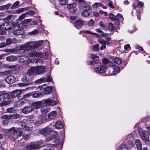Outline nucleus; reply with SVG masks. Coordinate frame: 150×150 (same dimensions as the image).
Returning <instances> with one entry per match:
<instances>
[{
    "label": "nucleus",
    "instance_id": "09e8293b",
    "mask_svg": "<svg viewBox=\"0 0 150 150\" xmlns=\"http://www.w3.org/2000/svg\"><path fill=\"white\" fill-rule=\"evenodd\" d=\"M42 94L40 93H36L33 94L32 93V96L34 98H37L41 96Z\"/></svg>",
    "mask_w": 150,
    "mask_h": 150
},
{
    "label": "nucleus",
    "instance_id": "0eeeda50",
    "mask_svg": "<svg viewBox=\"0 0 150 150\" xmlns=\"http://www.w3.org/2000/svg\"><path fill=\"white\" fill-rule=\"evenodd\" d=\"M30 74H30L28 72V74L24 75L22 79V81L25 83H30V85H31L32 83L31 80L33 78V76L30 75Z\"/></svg>",
    "mask_w": 150,
    "mask_h": 150
},
{
    "label": "nucleus",
    "instance_id": "774afa93",
    "mask_svg": "<svg viewBox=\"0 0 150 150\" xmlns=\"http://www.w3.org/2000/svg\"><path fill=\"white\" fill-rule=\"evenodd\" d=\"M6 46V45L4 42L0 43V48H2Z\"/></svg>",
    "mask_w": 150,
    "mask_h": 150
},
{
    "label": "nucleus",
    "instance_id": "9b49d317",
    "mask_svg": "<svg viewBox=\"0 0 150 150\" xmlns=\"http://www.w3.org/2000/svg\"><path fill=\"white\" fill-rule=\"evenodd\" d=\"M107 69L104 66H97L94 69V70L97 73L102 74L105 72Z\"/></svg>",
    "mask_w": 150,
    "mask_h": 150
},
{
    "label": "nucleus",
    "instance_id": "c9c22d12",
    "mask_svg": "<svg viewBox=\"0 0 150 150\" xmlns=\"http://www.w3.org/2000/svg\"><path fill=\"white\" fill-rule=\"evenodd\" d=\"M38 59H35L34 58V59H31L30 60V62H35V63H36L37 62H38L40 61L41 62H42L43 61L42 60H43V59H40L39 58H38V57H37Z\"/></svg>",
    "mask_w": 150,
    "mask_h": 150
},
{
    "label": "nucleus",
    "instance_id": "6e6552de",
    "mask_svg": "<svg viewBox=\"0 0 150 150\" xmlns=\"http://www.w3.org/2000/svg\"><path fill=\"white\" fill-rule=\"evenodd\" d=\"M52 130L48 128L45 127L39 130V132L45 136H47L51 134Z\"/></svg>",
    "mask_w": 150,
    "mask_h": 150
},
{
    "label": "nucleus",
    "instance_id": "2f4dec72",
    "mask_svg": "<svg viewBox=\"0 0 150 150\" xmlns=\"http://www.w3.org/2000/svg\"><path fill=\"white\" fill-rule=\"evenodd\" d=\"M57 113L55 111H53L50 113L48 115V117L50 119L54 118L56 115Z\"/></svg>",
    "mask_w": 150,
    "mask_h": 150
},
{
    "label": "nucleus",
    "instance_id": "4468645a",
    "mask_svg": "<svg viewBox=\"0 0 150 150\" xmlns=\"http://www.w3.org/2000/svg\"><path fill=\"white\" fill-rule=\"evenodd\" d=\"M84 22L81 19H79L77 20L74 24L75 27L77 29L81 28L83 25Z\"/></svg>",
    "mask_w": 150,
    "mask_h": 150
},
{
    "label": "nucleus",
    "instance_id": "5fc2aeb1",
    "mask_svg": "<svg viewBox=\"0 0 150 150\" xmlns=\"http://www.w3.org/2000/svg\"><path fill=\"white\" fill-rule=\"evenodd\" d=\"M95 22L93 20V19L90 20L88 23V25L89 26H91L93 25H94Z\"/></svg>",
    "mask_w": 150,
    "mask_h": 150
},
{
    "label": "nucleus",
    "instance_id": "338daca9",
    "mask_svg": "<svg viewBox=\"0 0 150 150\" xmlns=\"http://www.w3.org/2000/svg\"><path fill=\"white\" fill-rule=\"evenodd\" d=\"M23 138L25 140H27L29 138V136L28 135L26 134L24 135H23Z\"/></svg>",
    "mask_w": 150,
    "mask_h": 150
},
{
    "label": "nucleus",
    "instance_id": "dca6fc26",
    "mask_svg": "<svg viewBox=\"0 0 150 150\" xmlns=\"http://www.w3.org/2000/svg\"><path fill=\"white\" fill-rule=\"evenodd\" d=\"M21 125L22 126V128H21L22 129V132L24 129L29 131H32L33 130V128L32 125H27L25 124L23 125L22 123H21Z\"/></svg>",
    "mask_w": 150,
    "mask_h": 150
},
{
    "label": "nucleus",
    "instance_id": "680f3d73",
    "mask_svg": "<svg viewBox=\"0 0 150 150\" xmlns=\"http://www.w3.org/2000/svg\"><path fill=\"white\" fill-rule=\"evenodd\" d=\"M11 4L10 3H8L7 4L4 5V9H8L11 6Z\"/></svg>",
    "mask_w": 150,
    "mask_h": 150
},
{
    "label": "nucleus",
    "instance_id": "b1692460",
    "mask_svg": "<svg viewBox=\"0 0 150 150\" xmlns=\"http://www.w3.org/2000/svg\"><path fill=\"white\" fill-rule=\"evenodd\" d=\"M5 68L11 69L13 71H16L19 69V67L18 65H6L5 67Z\"/></svg>",
    "mask_w": 150,
    "mask_h": 150
},
{
    "label": "nucleus",
    "instance_id": "9d476101",
    "mask_svg": "<svg viewBox=\"0 0 150 150\" xmlns=\"http://www.w3.org/2000/svg\"><path fill=\"white\" fill-rule=\"evenodd\" d=\"M91 11V7L90 4L87 5V6L84 10L81 12L82 16L83 17H87L90 14V11Z\"/></svg>",
    "mask_w": 150,
    "mask_h": 150
},
{
    "label": "nucleus",
    "instance_id": "393cba45",
    "mask_svg": "<svg viewBox=\"0 0 150 150\" xmlns=\"http://www.w3.org/2000/svg\"><path fill=\"white\" fill-rule=\"evenodd\" d=\"M28 57L26 56H22L20 57L19 61L21 62H25L28 61Z\"/></svg>",
    "mask_w": 150,
    "mask_h": 150
},
{
    "label": "nucleus",
    "instance_id": "f257e3e1",
    "mask_svg": "<svg viewBox=\"0 0 150 150\" xmlns=\"http://www.w3.org/2000/svg\"><path fill=\"white\" fill-rule=\"evenodd\" d=\"M42 41H39L35 42H29L26 43L24 45L20 46L19 50H22V52H24L25 50H30V52L28 53V55L30 57H38L41 59H45L48 57V53L47 52H37L36 49L41 46Z\"/></svg>",
    "mask_w": 150,
    "mask_h": 150
},
{
    "label": "nucleus",
    "instance_id": "37998d69",
    "mask_svg": "<svg viewBox=\"0 0 150 150\" xmlns=\"http://www.w3.org/2000/svg\"><path fill=\"white\" fill-rule=\"evenodd\" d=\"M128 145L130 148L133 147L134 146V143L132 140H129L128 142Z\"/></svg>",
    "mask_w": 150,
    "mask_h": 150
},
{
    "label": "nucleus",
    "instance_id": "8fccbe9b",
    "mask_svg": "<svg viewBox=\"0 0 150 150\" xmlns=\"http://www.w3.org/2000/svg\"><path fill=\"white\" fill-rule=\"evenodd\" d=\"M13 42V40L11 38H8L6 40V46L7 45H9Z\"/></svg>",
    "mask_w": 150,
    "mask_h": 150
},
{
    "label": "nucleus",
    "instance_id": "473e14b6",
    "mask_svg": "<svg viewBox=\"0 0 150 150\" xmlns=\"http://www.w3.org/2000/svg\"><path fill=\"white\" fill-rule=\"evenodd\" d=\"M28 12L22 13L19 16L18 19V21H21L25 17L27 16V15H28Z\"/></svg>",
    "mask_w": 150,
    "mask_h": 150
},
{
    "label": "nucleus",
    "instance_id": "412c9836",
    "mask_svg": "<svg viewBox=\"0 0 150 150\" xmlns=\"http://www.w3.org/2000/svg\"><path fill=\"white\" fill-rule=\"evenodd\" d=\"M116 18L117 21L118 22H117L116 24V25H117V27H118V26L120 24L119 22H121L123 20V17L121 14L118 13L117 14ZM118 28V29H119V28Z\"/></svg>",
    "mask_w": 150,
    "mask_h": 150
},
{
    "label": "nucleus",
    "instance_id": "423d86ee",
    "mask_svg": "<svg viewBox=\"0 0 150 150\" xmlns=\"http://www.w3.org/2000/svg\"><path fill=\"white\" fill-rule=\"evenodd\" d=\"M9 98V95L7 93H3L0 95V105L2 106L6 105V102L8 101Z\"/></svg>",
    "mask_w": 150,
    "mask_h": 150
},
{
    "label": "nucleus",
    "instance_id": "6ab92c4d",
    "mask_svg": "<svg viewBox=\"0 0 150 150\" xmlns=\"http://www.w3.org/2000/svg\"><path fill=\"white\" fill-rule=\"evenodd\" d=\"M112 69H113V71H112L113 75H115L117 73L119 72L120 71V68L119 67L117 66H115L114 64H113L111 67Z\"/></svg>",
    "mask_w": 150,
    "mask_h": 150
},
{
    "label": "nucleus",
    "instance_id": "4d7b16f0",
    "mask_svg": "<svg viewBox=\"0 0 150 150\" xmlns=\"http://www.w3.org/2000/svg\"><path fill=\"white\" fill-rule=\"evenodd\" d=\"M99 42L101 44H107V42L103 39H99L98 40Z\"/></svg>",
    "mask_w": 150,
    "mask_h": 150
},
{
    "label": "nucleus",
    "instance_id": "49530a36",
    "mask_svg": "<svg viewBox=\"0 0 150 150\" xmlns=\"http://www.w3.org/2000/svg\"><path fill=\"white\" fill-rule=\"evenodd\" d=\"M19 4V2L18 1H16L13 4L12 6L11 7V8L14 9L16 8L17 6Z\"/></svg>",
    "mask_w": 150,
    "mask_h": 150
},
{
    "label": "nucleus",
    "instance_id": "72a5a7b5",
    "mask_svg": "<svg viewBox=\"0 0 150 150\" xmlns=\"http://www.w3.org/2000/svg\"><path fill=\"white\" fill-rule=\"evenodd\" d=\"M50 109L47 108L43 107L41 108V111L43 114H45L47 113L50 111Z\"/></svg>",
    "mask_w": 150,
    "mask_h": 150
},
{
    "label": "nucleus",
    "instance_id": "ddd939ff",
    "mask_svg": "<svg viewBox=\"0 0 150 150\" xmlns=\"http://www.w3.org/2000/svg\"><path fill=\"white\" fill-rule=\"evenodd\" d=\"M67 7L71 13L75 12L77 10L76 5L75 4H68L67 5Z\"/></svg>",
    "mask_w": 150,
    "mask_h": 150
},
{
    "label": "nucleus",
    "instance_id": "e2e57ef3",
    "mask_svg": "<svg viewBox=\"0 0 150 150\" xmlns=\"http://www.w3.org/2000/svg\"><path fill=\"white\" fill-rule=\"evenodd\" d=\"M138 6L140 8L144 6V3L141 1H139L138 4Z\"/></svg>",
    "mask_w": 150,
    "mask_h": 150
},
{
    "label": "nucleus",
    "instance_id": "2eb2a0df",
    "mask_svg": "<svg viewBox=\"0 0 150 150\" xmlns=\"http://www.w3.org/2000/svg\"><path fill=\"white\" fill-rule=\"evenodd\" d=\"M15 78L13 76H7L5 79V81L9 84H12L15 81Z\"/></svg>",
    "mask_w": 150,
    "mask_h": 150
},
{
    "label": "nucleus",
    "instance_id": "4be33fe9",
    "mask_svg": "<svg viewBox=\"0 0 150 150\" xmlns=\"http://www.w3.org/2000/svg\"><path fill=\"white\" fill-rule=\"evenodd\" d=\"M41 104L42 102L41 101H38L32 103L31 105L33 107L34 109V108L38 109L40 107Z\"/></svg>",
    "mask_w": 150,
    "mask_h": 150
},
{
    "label": "nucleus",
    "instance_id": "864d4df0",
    "mask_svg": "<svg viewBox=\"0 0 150 150\" xmlns=\"http://www.w3.org/2000/svg\"><path fill=\"white\" fill-rule=\"evenodd\" d=\"M96 31L97 32L100 33H102V35L103 37H105L106 36L107 34L106 33H103V31H102L101 30L99 29H96Z\"/></svg>",
    "mask_w": 150,
    "mask_h": 150
},
{
    "label": "nucleus",
    "instance_id": "20e7f679",
    "mask_svg": "<svg viewBox=\"0 0 150 150\" xmlns=\"http://www.w3.org/2000/svg\"><path fill=\"white\" fill-rule=\"evenodd\" d=\"M52 97L47 98L44 100L45 104L49 106H53L57 104V97L56 93H54Z\"/></svg>",
    "mask_w": 150,
    "mask_h": 150
},
{
    "label": "nucleus",
    "instance_id": "f03ea898",
    "mask_svg": "<svg viewBox=\"0 0 150 150\" xmlns=\"http://www.w3.org/2000/svg\"><path fill=\"white\" fill-rule=\"evenodd\" d=\"M13 28H18V25L16 22L8 21L4 23L0 26V35H4L6 32L5 30H10Z\"/></svg>",
    "mask_w": 150,
    "mask_h": 150
},
{
    "label": "nucleus",
    "instance_id": "6e6d98bb",
    "mask_svg": "<svg viewBox=\"0 0 150 150\" xmlns=\"http://www.w3.org/2000/svg\"><path fill=\"white\" fill-rule=\"evenodd\" d=\"M102 4L100 3H95L93 5V6L94 7H98L102 6Z\"/></svg>",
    "mask_w": 150,
    "mask_h": 150
},
{
    "label": "nucleus",
    "instance_id": "7c9ffc66",
    "mask_svg": "<svg viewBox=\"0 0 150 150\" xmlns=\"http://www.w3.org/2000/svg\"><path fill=\"white\" fill-rule=\"evenodd\" d=\"M89 3L86 2H84V3L79 4V8L80 9H84L86 7L87 5H88Z\"/></svg>",
    "mask_w": 150,
    "mask_h": 150
},
{
    "label": "nucleus",
    "instance_id": "39448f33",
    "mask_svg": "<svg viewBox=\"0 0 150 150\" xmlns=\"http://www.w3.org/2000/svg\"><path fill=\"white\" fill-rule=\"evenodd\" d=\"M45 71L44 67L43 66H41L30 69L28 70V72L30 74H39L43 73Z\"/></svg>",
    "mask_w": 150,
    "mask_h": 150
},
{
    "label": "nucleus",
    "instance_id": "c85d7f7f",
    "mask_svg": "<svg viewBox=\"0 0 150 150\" xmlns=\"http://www.w3.org/2000/svg\"><path fill=\"white\" fill-rule=\"evenodd\" d=\"M27 8L26 7L24 8H19L17 10H15L14 12L16 13H20L24 11L27 10Z\"/></svg>",
    "mask_w": 150,
    "mask_h": 150
},
{
    "label": "nucleus",
    "instance_id": "ea45409f",
    "mask_svg": "<svg viewBox=\"0 0 150 150\" xmlns=\"http://www.w3.org/2000/svg\"><path fill=\"white\" fill-rule=\"evenodd\" d=\"M91 57L96 62H97L98 61V57L96 55L94 54H91Z\"/></svg>",
    "mask_w": 150,
    "mask_h": 150
},
{
    "label": "nucleus",
    "instance_id": "f8f14e48",
    "mask_svg": "<svg viewBox=\"0 0 150 150\" xmlns=\"http://www.w3.org/2000/svg\"><path fill=\"white\" fill-rule=\"evenodd\" d=\"M34 110V108L31 106V105L30 106H27L24 107L22 110L23 113L25 114H28L30 112Z\"/></svg>",
    "mask_w": 150,
    "mask_h": 150
},
{
    "label": "nucleus",
    "instance_id": "7ed1b4c3",
    "mask_svg": "<svg viewBox=\"0 0 150 150\" xmlns=\"http://www.w3.org/2000/svg\"><path fill=\"white\" fill-rule=\"evenodd\" d=\"M22 134V129L18 128L16 130L13 127L8 129L7 132V135L9 139L12 140H16L18 137H21Z\"/></svg>",
    "mask_w": 150,
    "mask_h": 150
},
{
    "label": "nucleus",
    "instance_id": "de8ad7c7",
    "mask_svg": "<svg viewBox=\"0 0 150 150\" xmlns=\"http://www.w3.org/2000/svg\"><path fill=\"white\" fill-rule=\"evenodd\" d=\"M108 28L110 30L112 31L113 30L114 27L112 23H108Z\"/></svg>",
    "mask_w": 150,
    "mask_h": 150
},
{
    "label": "nucleus",
    "instance_id": "052dcab7",
    "mask_svg": "<svg viewBox=\"0 0 150 150\" xmlns=\"http://www.w3.org/2000/svg\"><path fill=\"white\" fill-rule=\"evenodd\" d=\"M4 52H13L15 51L14 49H7L5 50Z\"/></svg>",
    "mask_w": 150,
    "mask_h": 150
},
{
    "label": "nucleus",
    "instance_id": "a211bd4d",
    "mask_svg": "<svg viewBox=\"0 0 150 150\" xmlns=\"http://www.w3.org/2000/svg\"><path fill=\"white\" fill-rule=\"evenodd\" d=\"M21 93L20 90H16L12 91L11 94V96L12 98H15Z\"/></svg>",
    "mask_w": 150,
    "mask_h": 150
},
{
    "label": "nucleus",
    "instance_id": "c03bdc74",
    "mask_svg": "<svg viewBox=\"0 0 150 150\" xmlns=\"http://www.w3.org/2000/svg\"><path fill=\"white\" fill-rule=\"evenodd\" d=\"M11 117V115H8L7 114L3 115L1 117V118L3 119L4 120H7L9 119Z\"/></svg>",
    "mask_w": 150,
    "mask_h": 150
},
{
    "label": "nucleus",
    "instance_id": "e433bc0d",
    "mask_svg": "<svg viewBox=\"0 0 150 150\" xmlns=\"http://www.w3.org/2000/svg\"><path fill=\"white\" fill-rule=\"evenodd\" d=\"M46 80V79L45 78H42L40 79H39L36 80L35 81V83H40L41 82H45Z\"/></svg>",
    "mask_w": 150,
    "mask_h": 150
},
{
    "label": "nucleus",
    "instance_id": "c756f323",
    "mask_svg": "<svg viewBox=\"0 0 150 150\" xmlns=\"http://www.w3.org/2000/svg\"><path fill=\"white\" fill-rule=\"evenodd\" d=\"M54 126L56 128L58 129L62 128L63 127L62 123L59 121L55 122Z\"/></svg>",
    "mask_w": 150,
    "mask_h": 150
},
{
    "label": "nucleus",
    "instance_id": "3c124183",
    "mask_svg": "<svg viewBox=\"0 0 150 150\" xmlns=\"http://www.w3.org/2000/svg\"><path fill=\"white\" fill-rule=\"evenodd\" d=\"M99 45L98 44H96L94 45L93 47V50L94 51H99Z\"/></svg>",
    "mask_w": 150,
    "mask_h": 150
},
{
    "label": "nucleus",
    "instance_id": "0e129e2a",
    "mask_svg": "<svg viewBox=\"0 0 150 150\" xmlns=\"http://www.w3.org/2000/svg\"><path fill=\"white\" fill-rule=\"evenodd\" d=\"M130 48V46L129 45V44L126 45L124 46V49L126 50H128Z\"/></svg>",
    "mask_w": 150,
    "mask_h": 150
},
{
    "label": "nucleus",
    "instance_id": "69168bd1",
    "mask_svg": "<svg viewBox=\"0 0 150 150\" xmlns=\"http://www.w3.org/2000/svg\"><path fill=\"white\" fill-rule=\"evenodd\" d=\"M8 122V121L7 120H3L2 121V123L4 125H7Z\"/></svg>",
    "mask_w": 150,
    "mask_h": 150
},
{
    "label": "nucleus",
    "instance_id": "13d9d810",
    "mask_svg": "<svg viewBox=\"0 0 150 150\" xmlns=\"http://www.w3.org/2000/svg\"><path fill=\"white\" fill-rule=\"evenodd\" d=\"M84 32L85 33L88 34H92L94 35H98V34L95 33H93L90 31L86 30L84 31Z\"/></svg>",
    "mask_w": 150,
    "mask_h": 150
},
{
    "label": "nucleus",
    "instance_id": "4c0bfd02",
    "mask_svg": "<svg viewBox=\"0 0 150 150\" xmlns=\"http://www.w3.org/2000/svg\"><path fill=\"white\" fill-rule=\"evenodd\" d=\"M19 83L18 85L19 87L26 86L30 85V83Z\"/></svg>",
    "mask_w": 150,
    "mask_h": 150
},
{
    "label": "nucleus",
    "instance_id": "58836bf2",
    "mask_svg": "<svg viewBox=\"0 0 150 150\" xmlns=\"http://www.w3.org/2000/svg\"><path fill=\"white\" fill-rule=\"evenodd\" d=\"M59 4L63 6L68 3V0H58Z\"/></svg>",
    "mask_w": 150,
    "mask_h": 150
},
{
    "label": "nucleus",
    "instance_id": "a878e982",
    "mask_svg": "<svg viewBox=\"0 0 150 150\" xmlns=\"http://www.w3.org/2000/svg\"><path fill=\"white\" fill-rule=\"evenodd\" d=\"M136 145L138 150H142V145L139 139H136L135 141Z\"/></svg>",
    "mask_w": 150,
    "mask_h": 150
},
{
    "label": "nucleus",
    "instance_id": "5701e85b",
    "mask_svg": "<svg viewBox=\"0 0 150 150\" xmlns=\"http://www.w3.org/2000/svg\"><path fill=\"white\" fill-rule=\"evenodd\" d=\"M44 120L42 116H40L38 118L35 122V123L36 125H38L42 123L44 121Z\"/></svg>",
    "mask_w": 150,
    "mask_h": 150
},
{
    "label": "nucleus",
    "instance_id": "bb28decb",
    "mask_svg": "<svg viewBox=\"0 0 150 150\" xmlns=\"http://www.w3.org/2000/svg\"><path fill=\"white\" fill-rule=\"evenodd\" d=\"M53 87L52 86H47L46 87L45 89V94L47 95L50 94V92H51L53 90Z\"/></svg>",
    "mask_w": 150,
    "mask_h": 150
},
{
    "label": "nucleus",
    "instance_id": "603ef678",
    "mask_svg": "<svg viewBox=\"0 0 150 150\" xmlns=\"http://www.w3.org/2000/svg\"><path fill=\"white\" fill-rule=\"evenodd\" d=\"M99 25L102 27L103 30L105 29V24L102 21H100L99 23Z\"/></svg>",
    "mask_w": 150,
    "mask_h": 150
},
{
    "label": "nucleus",
    "instance_id": "1a4fd4ad",
    "mask_svg": "<svg viewBox=\"0 0 150 150\" xmlns=\"http://www.w3.org/2000/svg\"><path fill=\"white\" fill-rule=\"evenodd\" d=\"M139 135L143 141L147 142L149 141V134L146 130L142 131V133L139 132Z\"/></svg>",
    "mask_w": 150,
    "mask_h": 150
},
{
    "label": "nucleus",
    "instance_id": "a18cd8bd",
    "mask_svg": "<svg viewBox=\"0 0 150 150\" xmlns=\"http://www.w3.org/2000/svg\"><path fill=\"white\" fill-rule=\"evenodd\" d=\"M109 18L112 21H115L116 19L115 16L112 13H110L109 14Z\"/></svg>",
    "mask_w": 150,
    "mask_h": 150
},
{
    "label": "nucleus",
    "instance_id": "f3484780",
    "mask_svg": "<svg viewBox=\"0 0 150 150\" xmlns=\"http://www.w3.org/2000/svg\"><path fill=\"white\" fill-rule=\"evenodd\" d=\"M27 147L30 149H35L40 148V146L38 144H32L28 145L27 146Z\"/></svg>",
    "mask_w": 150,
    "mask_h": 150
},
{
    "label": "nucleus",
    "instance_id": "bf43d9fd",
    "mask_svg": "<svg viewBox=\"0 0 150 150\" xmlns=\"http://www.w3.org/2000/svg\"><path fill=\"white\" fill-rule=\"evenodd\" d=\"M31 19H25L23 21V24H27L31 22Z\"/></svg>",
    "mask_w": 150,
    "mask_h": 150
},
{
    "label": "nucleus",
    "instance_id": "a19ab883",
    "mask_svg": "<svg viewBox=\"0 0 150 150\" xmlns=\"http://www.w3.org/2000/svg\"><path fill=\"white\" fill-rule=\"evenodd\" d=\"M120 150H128V149L125 144H122L120 147Z\"/></svg>",
    "mask_w": 150,
    "mask_h": 150
},
{
    "label": "nucleus",
    "instance_id": "cd10ccee",
    "mask_svg": "<svg viewBox=\"0 0 150 150\" xmlns=\"http://www.w3.org/2000/svg\"><path fill=\"white\" fill-rule=\"evenodd\" d=\"M16 59V57L15 56L10 55L8 56L6 58V60L8 62H13Z\"/></svg>",
    "mask_w": 150,
    "mask_h": 150
},
{
    "label": "nucleus",
    "instance_id": "79ce46f5",
    "mask_svg": "<svg viewBox=\"0 0 150 150\" xmlns=\"http://www.w3.org/2000/svg\"><path fill=\"white\" fill-rule=\"evenodd\" d=\"M38 33L39 31L37 29H35L31 32L28 33V34L30 35H33L37 34Z\"/></svg>",
    "mask_w": 150,
    "mask_h": 150
},
{
    "label": "nucleus",
    "instance_id": "aec40b11",
    "mask_svg": "<svg viewBox=\"0 0 150 150\" xmlns=\"http://www.w3.org/2000/svg\"><path fill=\"white\" fill-rule=\"evenodd\" d=\"M14 29L13 31V33L15 35H20L23 33V30L21 29L20 28V27L18 26V28H13Z\"/></svg>",
    "mask_w": 150,
    "mask_h": 150
},
{
    "label": "nucleus",
    "instance_id": "f704fd0d",
    "mask_svg": "<svg viewBox=\"0 0 150 150\" xmlns=\"http://www.w3.org/2000/svg\"><path fill=\"white\" fill-rule=\"evenodd\" d=\"M114 61L115 63L118 64H120L122 63L121 59L118 57L115 58Z\"/></svg>",
    "mask_w": 150,
    "mask_h": 150
}]
</instances>
